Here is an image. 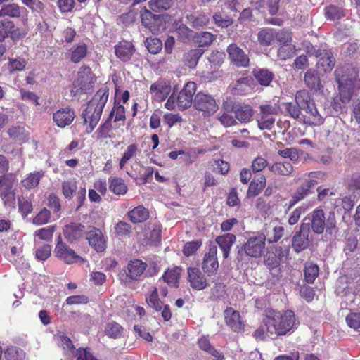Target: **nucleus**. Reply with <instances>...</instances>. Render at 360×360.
Listing matches in <instances>:
<instances>
[{
  "mask_svg": "<svg viewBox=\"0 0 360 360\" xmlns=\"http://www.w3.org/2000/svg\"><path fill=\"white\" fill-rule=\"evenodd\" d=\"M75 117L74 110L68 107L59 109L53 114V120L60 128H65L71 124Z\"/></svg>",
  "mask_w": 360,
  "mask_h": 360,
  "instance_id": "dca6fc26",
  "label": "nucleus"
},
{
  "mask_svg": "<svg viewBox=\"0 0 360 360\" xmlns=\"http://www.w3.org/2000/svg\"><path fill=\"white\" fill-rule=\"evenodd\" d=\"M86 231L84 225L81 224H72L66 226L65 234L70 238L77 239L82 237Z\"/></svg>",
  "mask_w": 360,
  "mask_h": 360,
  "instance_id": "f704fd0d",
  "label": "nucleus"
},
{
  "mask_svg": "<svg viewBox=\"0 0 360 360\" xmlns=\"http://www.w3.org/2000/svg\"><path fill=\"white\" fill-rule=\"evenodd\" d=\"M14 27L13 21L8 19H4L0 22V41H2L6 37L8 36L11 29Z\"/></svg>",
  "mask_w": 360,
  "mask_h": 360,
  "instance_id": "5fc2aeb1",
  "label": "nucleus"
},
{
  "mask_svg": "<svg viewBox=\"0 0 360 360\" xmlns=\"http://www.w3.org/2000/svg\"><path fill=\"white\" fill-rule=\"evenodd\" d=\"M193 107L200 112L204 117L212 116L219 108L215 98L212 95L201 91L195 96Z\"/></svg>",
  "mask_w": 360,
  "mask_h": 360,
  "instance_id": "39448f33",
  "label": "nucleus"
},
{
  "mask_svg": "<svg viewBox=\"0 0 360 360\" xmlns=\"http://www.w3.org/2000/svg\"><path fill=\"white\" fill-rule=\"evenodd\" d=\"M295 102L297 106L304 110L314 101L311 99L308 92L305 90H301L297 92L295 96Z\"/></svg>",
  "mask_w": 360,
  "mask_h": 360,
  "instance_id": "ea45409f",
  "label": "nucleus"
},
{
  "mask_svg": "<svg viewBox=\"0 0 360 360\" xmlns=\"http://www.w3.org/2000/svg\"><path fill=\"white\" fill-rule=\"evenodd\" d=\"M4 356L7 360H22L25 357V353L18 347L10 346L5 350Z\"/></svg>",
  "mask_w": 360,
  "mask_h": 360,
  "instance_id": "a19ab883",
  "label": "nucleus"
},
{
  "mask_svg": "<svg viewBox=\"0 0 360 360\" xmlns=\"http://www.w3.org/2000/svg\"><path fill=\"white\" fill-rule=\"evenodd\" d=\"M139 152L138 146L132 143L127 146L120 161V168L123 169L127 162Z\"/></svg>",
  "mask_w": 360,
  "mask_h": 360,
  "instance_id": "49530a36",
  "label": "nucleus"
},
{
  "mask_svg": "<svg viewBox=\"0 0 360 360\" xmlns=\"http://www.w3.org/2000/svg\"><path fill=\"white\" fill-rule=\"evenodd\" d=\"M307 50L309 53L319 58L316 63L317 68L322 70L325 72L333 70L335 60L330 51L326 49H316L312 46H307Z\"/></svg>",
  "mask_w": 360,
  "mask_h": 360,
  "instance_id": "0eeeda50",
  "label": "nucleus"
},
{
  "mask_svg": "<svg viewBox=\"0 0 360 360\" xmlns=\"http://www.w3.org/2000/svg\"><path fill=\"white\" fill-rule=\"evenodd\" d=\"M275 38L276 39L277 41L281 44V45L290 44L292 41L291 33L283 30L278 32H276Z\"/></svg>",
  "mask_w": 360,
  "mask_h": 360,
  "instance_id": "774afa93",
  "label": "nucleus"
},
{
  "mask_svg": "<svg viewBox=\"0 0 360 360\" xmlns=\"http://www.w3.org/2000/svg\"><path fill=\"white\" fill-rule=\"evenodd\" d=\"M267 164L266 159L261 156L257 157L252 162L251 171L253 173L261 172L267 166Z\"/></svg>",
  "mask_w": 360,
  "mask_h": 360,
  "instance_id": "680f3d73",
  "label": "nucleus"
},
{
  "mask_svg": "<svg viewBox=\"0 0 360 360\" xmlns=\"http://www.w3.org/2000/svg\"><path fill=\"white\" fill-rule=\"evenodd\" d=\"M173 3V0H150L148 6L153 11L160 12L170 8Z\"/></svg>",
  "mask_w": 360,
  "mask_h": 360,
  "instance_id": "c03bdc74",
  "label": "nucleus"
},
{
  "mask_svg": "<svg viewBox=\"0 0 360 360\" xmlns=\"http://www.w3.org/2000/svg\"><path fill=\"white\" fill-rule=\"evenodd\" d=\"M270 170L278 175H289L292 172L293 167L290 162H276L271 165Z\"/></svg>",
  "mask_w": 360,
  "mask_h": 360,
  "instance_id": "e433bc0d",
  "label": "nucleus"
},
{
  "mask_svg": "<svg viewBox=\"0 0 360 360\" xmlns=\"http://www.w3.org/2000/svg\"><path fill=\"white\" fill-rule=\"evenodd\" d=\"M284 233V228L281 226L269 224L265 228L266 240L269 243H276L281 238Z\"/></svg>",
  "mask_w": 360,
  "mask_h": 360,
  "instance_id": "c85d7f7f",
  "label": "nucleus"
},
{
  "mask_svg": "<svg viewBox=\"0 0 360 360\" xmlns=\"http://www.w3.org/2000/svg\"><path fill=\"white\" fill-rule=\"evenodd\" d=\"M181 271V269L177 266L168 269L162 276L163 281L172 287H177Z\"/></svg>",
  "mask_w": 360,
  "mask_h": 360,
  "instance_id": "2f4dec72",
  "label": "nucleus"
},
{
  "mask_svg": "<svg viewBox=\"0 0 360 360\" xmlns=\"http://www.w3.org/2000/svg\"><path fill=\"white\" fill-rule=\"evenodd\" d=\"M236 118L242 123L249 122L253 116L252 108L248 105H243L234 108Z\"/></svg>",
  "mask_w": 360,
  "mask_h": 360,
  "instance_id": "7c9ffc66",
  "label": "nucleus"
},
{
  "mask_svg": "<svg viewBox=\"0 0 360 360\" xmlns=\"http://www.w3.org/2000/svg\"><path fill=\"white\" fill-rule=\"evenodd\" d=\"M295 53V46L292 44L281 45L278 49V57L282 60H285L288 58H292Z\"/></svg>",
  "mask_w": 360,
  "mask_h": 360,
  "instance_id": "09e8293b",
  "label": "nucleus"
},
{
  "mask_svg": "<svg viewBox=\"0 0 360 360\" xmlns=\"http://www.w3.org/2000/svg\"><path fill=\"white\" fill-rule=\"evenodd\" d=\"M150 91L155 100L158 101H164L171 91V86L167 81H158L153 83L150 88Z\"/></svg>",
  "mask_w": 360,
  "mask_h": 360,
  "instance_id": "6ab92c4d",
  "label": "nucleus"
},
{
  "mask_svg": "<svg viewBox=\"0 0 360 360\" xmlns=\"http://www.w3.org/2000/svg\"><path fill=\"white\" fill-rule=\"evenodd\" d=\"M55 231L54 226H47L35 231L34 236L45 241H50Z\"/></svg>",
  "mask_w": 360,
  "mask_h": 360,
  "instance_id": "603ef678",
  "label": "nucleus"
},
{
  "mask_svg": "<svg viewBox=\"0 0 360 360\" xmlns=\"http://www.w3.org/2000/svg\"><path fill=\"white\" fill-rule=\"evenodd\" d=\"M95 81L94 75L90 68L80 67L77 72V77L73 82L72 93L75 96L81 93H87L93 88Z\"/></svg>",
  "mask_w": 360,
  "mask_h": 360,
  "instance_id": "20e7f679",
  "label": "nucleus"
},
{
  "mask_svg": "<svg viewBox=\"0 0 360 360\" xmlns=\"http://www.w3.org/2000/svg\"><path fill=\"white\" fill-rule=\"evenodd\" d=\"M110 189L116 195H123L126 193L127 187L122 179L112 178L110 179Z\"/></svg>",
  "mask_w": 360,
  "mask_h": 360,
  "instance_id": "a18cd8bd",
  "label": "nucleus"
},
{
  "mask_svg": "<svg viewBox=\"0 0 360 360\" xmlns=\"http://www.w3.org/2000/svg\"><path fill=\"white\" fill-rule=\"evenodd\" d=\"M26 66V61L24 58H18L11 59L9 62V70L13 71H22Z\"/></svg>",
  "mask_w": 360,
  "mask_h": 360,
  "instance_id": "e2e57ef3",
  "label": "nucleus"
},
{
  "mask_svg": "<svg viewBox=\"0 0 360 360\" xmlns=\"http://www.w3.org/2000/svg\"><path fill=\"white\" fill-rule=\"evenodd\" d=\"M199 347L210 354L212 356H219V352L217 351L210 343V341L206 338H201L198 340Z\"/></svg>",
  "mask_w": 360,
  "mask_h": 360,
  "instance_id": "052dcab7",
  "label": "nucleus"
},
{
  "mask_svg": "<svg viewBox=\"0 0 360 360\" xmlns=\"http://www.w3.org/2000/svg\"><path fill=\"white\" fill-rule=\"evenodd\" d=\"M217 248L215 245H210L209 251L205 254L202 268L207 274H214L219 267L217 259Z\"/></svg>",
  "mask_w": 360,
  "mask_h": 360,
  "instance_id": "2eb2a0df",
  "label": "nucleus"
},
{
  "mask_svg": "<svg viewBox=\"0 0 360 360\" xmlns=\"http://www.w3.org/2000/svg\"><path fill=\"white\" fill-rule=\"evenodd\" d=\"M50 217V211L46 208H44L33 219L32 222L34 224L37 226L43 225L49 222Z\"/></svg>",
  "mask_w": 360,
  "mask_h": 360,
  "instance_id": "864d4df0",
  "label": "nucleus"
},
{
  "mask_svg": "<svg viewBox=\"0 0 360 360\" xmlns=\"http://www.w3.org/2000/svg\"><path fill=\"white\" fill-rule=\"evenodd\" d=\"M188 23L195 29H200L207 25L210 18L205 14L187 15Z\"/></svg>",
  "mask_w": 360,
  "mask_h": 360,
  "instance_id": "72a5a7b5",
  "label": "nucleus"
},
{
  "mask_svg": "<svg viewBox=\"0 0 360 360\" xmlns=\"http://www.w3.org/2000/svg\"><path fill=\"white\" fill-rule=\"evenodd\" d=\"M109 96V89L102 86L97 91L91 101L87 103L86 108L82 112L85 124H88L87 132H91L101 119L102 112Z\"/></svg>",
  "mask_w": 360,
  "mask_h": 360,
  "instance_id": "f03ea898",
  "label": "nucleus"
},
{
  "mask_svg": "<svg viewBox=\"0 0 360 360\" xmlns=\"http://www.w3.org/2000/svg\"><path fill=\"white\" fill-rule=\"evenodd\" d=\"M115 233L122 238H129L131 233V226L124 221H120L114 226Z\"/></svg>",
  "mask_w": 360,
  "mask_h": 360,
  "instance_id": "de8ad7c7",
  "label": "nucleus"
},
{
  "mask_svg": "<svg viewBox=\"0 0 360 360\" xmlns=\"http://www.w3.org/2000/svg\"><path fill=\"white\" fill-rule=\"evenodd\" d=\"M202 53V49H192L186 53L184 56V58L188 65L190 68L195 66Z\"/></svg>",
  "mask_w": 360,
  "mask_h": 360,
  "instance_id": "8fccbe9b",
  "label": "nucleus"
},
{
  "mask_svg": "<svg viewBox=\"0 0 360 360\" xmlns=\"http://www.w3.org/2000/svg\"><path fill=\"white\" fill-rule=\"evenodd\" d=\"M248 80L245 77L240 78L236 83L232 86V93L234 94H241L249 88L248 84Z\"/></svg>",
  "mask_w": 360,
  "mask_h": 360,
  "instance_id": "4d7b16f0",
  "label": "nucleus"
},
{
  "mask_svg": "<svg viewBox=\"0 0 360 360\" xmlns=\"http://www.w3.org/2000/svg\"><path fill=\"white\" fill-rule=\"evenodd\" d=\"M87 53V46L84 43H79L71 50L70 60L73 63H79Z\"/></svg>",
  "mask_w": 360,
  "mask_h": 360,
  "instance_id": "c9c22d12",
  "label": "nucleus"
},
{
  "mask_svg": "<svg viewBox=\"0 0 360 360\" xmlns=\"http://www.w3.org/2000/svg\"><path fill=\"white\" fill-rule=\"evenodd\" d=\"M149 213L143 206H138L128 212L129 220L134 223H141L148 219Z\"/></svg>",
  "mask_w": 360,
  "mask_h": 360,
  "instance_id": "cd10ccee",
  "label": "nucleus"
},
{
  "mask_svg": "<svg viewBox=\"0 0 360 360\" xmlns=\"http://www.w3.org/2000/svg\"><path fill=\"white\" fill-rule=\"evenodd\" d=\"M311 228L314 233L321 234L326 227V217L321 209H316L309 214Z\"/></svg>",
  "mask_w": 360,
  "mask_h": 360,
  "instance_id": "a211bd4d",
  "label": "nucleus"
},
{
  "mask_svg": "<svg viewBox=\"0 0 360 360\" xmlns=\"http://www.w3.org/2000/svg\"><path fill=\"white\" fill-rule=\"evenodd\" d=\"M86 239L89 244L97 252H103L106 248V241L100 229L95 227H90L87 231Z\"/></svg>",
  "mask_w": 360,
  "mask_h": 360,
  "instance_id": "f3484780",
  "label": "nucleus"
},
{
  "mask_svg": "<svg viewBox=\"0 0 360 360\" xmlns=\"http://www.w3.org/2000/svg\"><path fill=\"white\" fill-rule=\"evenodd\" d=\"M63 193L66 198H70L77 189L76 182L74 179L65 181L62 186Z\"/></svg>",
  "mask_w": 360,
  "mask_h": 360,
  "instance_id": "13d9d810",
  "label": "nucleus"
},
{
  "mask_svg": "<svg viewBox=\"0 0 360 360\" xmlns=\"http://www.w3.org/2000/svg\"><path fill=\"white\" fill-rule=\"evenodd\" d=\"M309 228L308 224H302L300 231L296 232L292 240V245L296 252H302L309 245Z\"/></svg>",
  "mask_w": 360,
  "mask_h": 360,
  "instance_id": "4468645a",
  "label": "nucleus"
},
{
  "mask_svg": "<svg viewBox=\"0 0 360 360\" xmlns=\"http://www.w3.org/2000/svg\"><path fill=\"white\" fill-rule=\"evenodd\" d=\"M304 111L308 114L306 122L309 124L319 126L323 123V118L318 112L314 102Z\"/></svg>",
  "mask_w": 360,
  "mask_h": 360,
  "instance_id": "c756f323",
  "label": "nucleus"
},
{
  "mask_svg": "<svg viewBox=\"0 0 360 360\" xmlns=\"http://www.w3.org/2000/svg\"><path fill=\"white\" fill-rule=\"evenodd\" d=\"M134 53V46L127 41H120L115 46L116 56L123 62L130 60Z\"/></svg>",
  "mask_w": 360,
  "mask_h": 360,
  "instance_id": "4be33fe9",
  "label": "nucleus"
},
{
  "mask_svg": "<svg viewBox=\"0 0 360 360\" xmlns=\"http://www.w3.org/2000/svg\"><path fill=\"white\" fill-rule=\"evenodd\" d=\"M213 20L217 25L221 27H227L233 23V20L228 16H222L220 13L213 15Z\"/></svg>",
  "mask_w": 360,
  "mask_h": 360,
  "instance_id": "69168bd1",
  "label": "nucleus"
},
{
  "mask_svg": "<svg viewBox=\"0 0 360 360\" xmlns=\"http://www.w3.org/2000/svg\"><path fill=\"white\" fill-rule=\"evenodd\" d=\"M319 266L311 262H308L305 263L304 269V280L308 283H313L319 275Z\"/></svg>",
  "mask_w": 360,
  "mask_h": 360,
  "instance_id": "473e14b6",
  "label": "nucleus"
},
{
  "mask_svg": "<svg viewBox=\"0 0 360 360\" xmlns=\"http://www.w3.org/2000/svg\"><path fill=\"white\" fill-rule=\"evenodd\" d=\"M196 91L195 82H188L176 97V105L180 110L188 108L193 104V95Z\"/></svg>",
  "mask_w": 360,
  "mask_h": 360,
  "instance_id": "9b49d317",
  "label": "nucleus"
},
{
  "mask_svg": "<svg viewBox=\"0 0 360 360\" xmlns=\"http://www.w3.org/2000/svg\"><path fill=\"white\" fill-rule=\"evenodd\" d=\"M335 80L338 84L340 98L342 103H348L355 89L360 85L358 71L350 66L338 68L335 71Z\"/></svg>",
  "mask_w": 360,
  "mask_h": 360,
  "instance_id": "7ed1b4c3",
  "label": "nucleus"
},
{
  "mask_svg": "<svg viewBox=\"0 0 360 360\" xmlns=\"http://www.w3.org/2000/svg\"><path fill=\"white\" fill-rule=\"evenodd\" d=\"M53 252L56 257L68 264L83 261L75 250L62 241L60 236H58Z\"/></svg>",
  "mask_w": 360,
  "mask_h": 360,
  "instance_id": "6e6552de",
  "label": "nucleus"
},
{
  "mask_svg": "<svg viewBox=\"0 0 360 360\" xmlns=\"http://www.w3.org/2000/svg\"><path fill=\"white\" fill-rule=\"evenodd\" d=\"M226 51L232 64L237 67L245 68L249 65V57L244 51L235 44L228 46Z\"/></svg>",
  "mask_w": 360,
  "mask_h": 360,
  "instance_id": "ddd939ff",
  "label": "nucleus"
},
{
  "mask_svg": "<svg viewBox=\"0 0 360 360\" xmlns=\"http://www.w3.org/2000/svg\"><path fill=\"white\" fill-rule=\"evenodd\" d=\"M51 252V247L50 245H44L40 248L36 250V257L41 261H44L47 259Z\"/></svg>",
  "mask_w": 360,
  "mask_h": 360,
  "instance_id": "338daca9",
  "label": "nucleus"
},
{
  "mask_svg": "<svg viewBox=\"0 0 360 360\" xmlns=\"http://www.w3.org/2000/svg\"><path fill=\"white\" fill-rule=\"evenodd\" d=\"M255 77L261 85L268 86L272 81L274 75L266 69H259L255 71Z\"/></svg>",
  "mask_w": 360,
  "mask_h": 360,
  "instance_id": "79ce46f5",
  "label": "nucleus"
},
{
  "mask_svg": "<svg viewBox=\"0 0 360 360\" xmlns=\"http://www.w3.org/2000/svg\"><path fill=\"white\" fill-rule=\"evenodd\" d=\"M224 319L226 325L233 331L239 332L243 330L244 325L238 311L233 308H227L224 311Z\"/></svg>",
  "mask_w": 360,
  "mask_h": 360,
  "instance_id": "412c9836",
  "label": "nucleus"
},
{
  "mask_svg": "<svg viewBox=\"0 0 360 360\" xmlns=\"http://www.w3.org/2000/svg\"><path fill=\"white\" fill-rule=\"evenodd\" d=\"M122 327L120 325L115 322H112L108 324L105 328L106 334L113 338H117L121 335Z\"/></svg>",
  "mask_w": 360,
  "mask_h": 360,
  "instance_id": "bf43d9fd",
  "label": "nucleus"
},
{
  "mask_svg": "<svg viewBox=\"0 0 360 360\" xmlns=\"http://www.w3.org/2000/svg\"><path fill=\"white\" fill-rule=\"evenodd\" d=\"M214 39V35L209 32H202L196 37V41L200 46L210 45Z\"/></svg>",
  "mask_w": 360,
  "mask_h": 360,
  "instance_id": "6e6d98bb",
  "label": "nucleus"
},
{
  "mask_svg": "<svg viewBox=\"0 0 360 360\" xmlns=\"http://www.w3.org/2000/svg\"><path fill=\"white\" fill-rule=\"evenodd\" d=\"M44 173L42 171L30 173L22 179L21 181L22 186L27 190L33 189L39 185L40 179L44 176Z\"/></svg>",
  "mask_w": 360,
  "mask_h": 360,
  "instance_id": "bb28decb",
  "label": "nucleus"
},
{
  "mask_svg": "<svg viewBox=\"0 0 360 360\" xmlns=\"http://www.w3.org/2000/svg\"><path fill=\"white\" fill-rule=\"evenodd\" d=\"M263 322L270 337L285 335L296 326L295 314L290 310L281 313L271 309H266Z\"/></svg>",
  "mask_w": 360,
  "mask_h": 360,
  "instance_id": "f257e3e1",
  "label": "nucleus"
},
{
  "mask_svg": "<svg viewBox=\"0 0 360 360\" xmlns=\"http://www.w3.org/2000/svg\"><path fill=\"white\" fill-rule=\"evenodd\" d=\"M114 118L115 122L123 121L125 120V110L124 106L120 105L115 106L110 112V118Z\"/></svg>",
  "mask_w": 360,
  "mask_h": 360,
  "instance_id": "0e129e2a",
  "label": "nucleus"
},
{
  "mask_svg": "<svg viewBox=\"0 0 360 360\" xmlns=\"http://www.w3.org/2000/svg\"><path fill=\"white\" fill-rule=\"evenodd\" d=\"M146 302L149 307L157 311H161V316L164 321H167L172 317V312L169 305L164 304L158 297V290L156 288L151 291L150 294L146 297Z\"/></svg>",
  "mask_w": 360,
  "mask_h": 360,
  "instance_id": "f8f14e48",
  "label": "nucleus"
},
{
  "mask_svg": "<svg viewBox=\"0 0 360 360\" xmlns=\"http://www.w3.org/2000/svg\"><path fill=\"white\" fill-rule=\"evenodd\" d=\"M188 278L190 285L198 290L205 288L207 285L203 274L197 268L190 267L188 269Z\"/></svg>",
  "mask_w": 360,
  "mask_h": 360,
  "instance_id": "aec40b11",
  "label": "nucleus"
},
{
  "mask_svg": "<svg viewBox=\"0 0 360 360\" xmlns=\"http://www.w3.org/2000/svg\"><path fill=\"white\" fill-rule=\"evenodd\" d=\"M147 267V264L139 259H134L127 265V276L131 280H138Z\"/></svg>",
  "mask_w": 360,
  "mask_h": 360,
  "instance_id": "393cba45",
  "label": "nucleus"
},
{
  "mask_svg": "<svg viewBox=\"0 0 360 360\" xmlns=\"http://www.w3.org/2000/svg\"><path fill=\"white\" fill-rule=\"evenodd\" d=\"M141 17L142 24L146 27L148 28L153 34H157V29L153 25H152L151 20L158 19V15L153 14L149 10L145 9L141 13Z\"/></svg>",
  "mask_w": 360,
  "mask_h": 360,
  "instance_id": "4c0bfd02",
  "label": "nucleus"
},
{
  "mask_svg": "<svg viewBox=\"0 0 360 360\" xmlns=\"http://www.w3.org/2000/svg\"><path fill=\"white\" fill-rule=\"evenodd\" d=\"M266 236L264 233L250 237L243 245L245 254L252 257H259L265 248Z\"/></svg>",
  "mask_w": 360,
  "mask_h": 360,
  "instance_id": "1a4fd4ad",
  "label": "nucleus"
},
{
  "mask_svg": "<svg viewBox=\"0 0 360 360\" xmlns=\"http://www.w3.org/2000/svg\"><path fill=\"white\" fill-rule=\"evenodd\" d=\"M320 174L319 172H311L309 174V179H306L292 194L291 198L289 200V208L292 207L312 193L311 188L317 184V181L314 178H316Z\"/></svg>",
  "mask_w": 360,
  "mask_h": 360,
  "instance_id": "423d86ee",
  "label": "nucleus"
},
{
  "mask_svg": "<svg viewBox=\"0 0 360 360\" xmlns=\"http://www.w3.org/2000/svg\"><path fill=\"white\" fill-rule=\"evenodd\" d=\"M304 80L307 87L315 91L320 90L322 87L319 76L313 69H309L306 72Z\"/></svg>",
  "mask_w": 360,
  "mask_h": 360,
  "instance_id": "a878e982",
  "label": "nucleus"
},
{
  "mask_svg": "<svg viewBox=\"0 0 360 360\" xmlns=\"http://www.w3.org/2000/svg\"><path fill=\"white\" fill-rule=\"evenodd\" d=\"M146 46L150 53L156 54L162 49V43L158 38H148L146 41Z\"/></svg>",
  "mask_w": 360,
  "mask_h": 360,
  "instance_id": "3c124183",
  "label": "nucleus"
},
{
  "mask_svg": "<svg viewBox=\"0 0 360 360\" xmlns=\"http://www.w3.org/2000/svg\"><path fill=\"white\" fill-rule=\"evenodd\" d=\"M260 117L257 120L258 127L261 130H271L274 125L275 115L278 113L276 107L271 105L260 106Z\"/></svg>",
  "mask_w": 360,
  "mask_h": 360,
  "instance_id": "9d476101",
  "label": "nucleus"
},
{
  "mask_svg": "<svg viewBox=\"0 0 360 360\" xmlns=\"http://www.w3.org/2000/svg\"><path fill=\"white\" fill-rule=\"evenodd\" d=\"M20 15V7L15 4L4 5L0 10V17L8 16L11 18H18Z\"/></svg>",
  "mask_w": 360,
  "mask_h": 360,
  "instance_id": "37998d69",
  "label": "nucleus"
},
{
  "mask_svg": "<svg viewBox=\"0 0 360 360\" xmlns=\"http://www.w3.org/2000/svg\"><path fill=\"white\" fill-rule=\"evenodd\" d=\"M0 197L6 205L14 207L15 193L13 188V183L7 181H0Z\"/></svg>",
  "mask_w": 360,
  "mask_h": 360,
  "instance_id": "5701e85b",
  "label": "nucleus"
},
{
  "mask_svg": "<svg viewBox=\"0 0 360 360\" xmlns=\"http://www.w3.org/2000/svg\"><path fill=\"white\" fill-rule=\"evenodd\" d=\"M258 41L263 46H269L275 39L276 31L274 29L266 28L257 34Z\"/></svg>",
  "mask_w": 360,
  "mask_h": 360,
  "instance_id": "58836bf2",
  "label": "nucleus"
},
{
  "mask_svg": "<svg viewBox=\"0 0 360 360\" xmlns=\"http://www.w3.org/2000/svg\"><path fill=\"white\" fill-rule=\"evenodd\" d=\"M236 240V236L231 233L219 236L215 238V243L222 250L224 259H226L229 257L231 247L235 243Z\"/></svg>",
  "mask_w": 360,
  "mask_h": 360,
  "instance_id": "b1692460",
  "label": "nucleus"
}]
</instances>
